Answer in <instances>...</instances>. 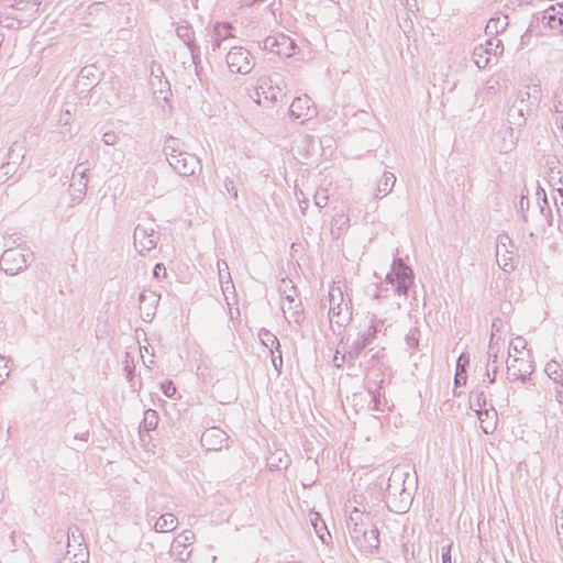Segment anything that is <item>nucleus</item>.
Here are the masks:
<instances>
[{"label":"nucleus","instance_id":"nucleus-1","mask_svg":"<svg viewBox=\"0 0 563 563\" xmlns=\"http://www.w3.org/2000/svg\"><path fill=\"white\" fill-rule=\"evenodd\" d=\"M346 527L354 545L365 554H372L379 547V531L371 521L369 514L354 508L346 520Z\"/></svg>","mask_w":563,"mask_h":563},{"label":"nucleus","instance_id":"nucleus-2","mask_svg":"<svg viewBox=\"0 0 563 563\" xmlns=\"http://www.w3.org/2000/svg\"><path fill=\"white\" fill-rule=\"evenodd\" d=\"M411 481V476L404 468L393 470L386 488V507L395 514H405L412 504V494L406 487V482Z\"/></svg>","mask_w":563,"mask_h":563},{"label":"nucleus","instance_id":"nucleus-3","mask_svg":"<svg viewBox=\"0 0 563 563\" xmlns=\"http://www.w3.org/2000/svg\"><path fill=\"white\" fill-rule=\"evenodd\" d=\"M20 236L11 234L5 238L3 251L0 257L1 269L9 276H15L25 271L29 265L34 261V253L26 245L18 243Z\"/></svg>","mask_w":563,"mask_h":563},{"label":"nucleus","instance_id":"nucleus-4","mask_svg":"<svg viewBox=\"0 0 563 563\" xmlns=\"http://www.w3.org/2000/svg\"><path fill=\"white\" fill-rule=\"evenodd\" d=\"M385 324V320L377 318L375 313L368 312L365 317L364 329L357 332V335L352 341L347 338L343 350L342 362L347 357L349 361H355L362 352L369 346L375 340L377 333Z\"/></svg>","mask_w":563,"mask_h":563},{"label":"nucleus","instance_id":"nucleus-5","mask_svg":"<svg viewBox=\"0 0 563 563\" xmlns=\"http://www.w3.org/2000/svg\"><path fill=\"white\" fill-rule=\"evenodd\" d=\"M541 90L537 87L533 88V92L519 91L507 111V122L511 126L521 128L526 124L528 115L537 107L540 100Z\"/></svg>","mask_w":563,"mask_h":563},{"label":"nucleus","instance_id":"nucleus-6","mask_svg":"<svg viewBox=\"0 0 563 563\" xmlns=\"http://www.w3.org/2000/svg\"><path fill=\"white\" fill-rule=\"evenodd\" d=\"M413 272L400 257H395L390 272L385 277V285L390 286L394 294L407 296L413 284Z\"/></svg>","mask_w":563,"mask_h":563},{"label":"nucleus","instance_id":"nucleus-7","mask_svg":"<svg viewBox=\"0 0 563 563\" xmlns=\"http://www.w3.org/2000/svg\"><path fill=\"white\" fill-rule=\"evenodd\" d=\"M329 318L331 327L336 324L339 330L345 328L352 319V302L343 298V292L339 287H332L329 291Z\"/></svg>","mask_w":563,"mask_h":563},{"label":"nucleus","instance_id":"nucleus-8","mask_svg":"<svg viewBox=\"0 0 563 563\" xmlns=\"http://www.w3.org/2000/svg\"><path fill=\"white\" fill-rule=\"evenodd\" d=\"M225 63L233 74L246 75L255 65L253 55L243 46H233L225 55Z\"/></svg>","mask_w":563,"mask_h":563},{"label":"nucleus","instance_id":"nucleus-9","mask_svg":"<svg viewBox=\"0 0 563 563\" xmlns=\"http://www.w3.org/2000/svg\"><path fill=\"white\" fill-rule=\"evenodd\" d=\"M148 223H139L133 233L134 246L139 253L148 252L156 247L159 233L155 231L153 219H147Z\"/></svg>","mask_w":563,"mask_h":563},{"label":"nucleus","instance_id":"nucleus-10","mask_svg":"<svg viewBox=\"0 0 563 563\" xmlns=\"http://www.w3.org/2000/svg\"><path fill=\"white\" fill-rule=\"evenodd\" d=\"M285 287H289V291L283 290L285 294L282 297V310L288 322H295L300 324L303 320V308L301 300L297 296V289L294 285L285 284Z\"/></svg>","mask_w":563,"mask_h":563},{"label":"nucleus","instance_id":"nucleus-11","mask_svg":"<svg viewBox=\"0 0 563 563\" xmlns=\"http://www.w3.org/2000/svg\"><path fill=\"white\" fill-rule=\"evenodd\" d=\"M529 356V353L527 354ZM534 371L532 361L529 357L514 356L507 361V375L511 382L520 380L526 383Z\"/></svg>","mask_w":563,"mask_h":563},{"label":"nucleus","instance_id":"nucleus-12","mask_svg":"<svg viewBox=\"0 0 563 563\" xmlns=\"http://www.w3.org/2000/svg\"><path fill=\"white\" fill-rule=\"evenodd\" d=\"M168 164L180 176L188 177L195 174L196 169H201L199 158L187 152H178L177 155L168 157Z\"/></svg>","mask_w":563,"mask_h":563},{"label":"nucleus","instance_id":"nucleus-13","mask_svg":"<svg viewBox=\"0 0 563 563\" xmlns=\"http://www.w3.org/2000/svg\"><path fill=\"white\" fill-rule=\"evenodd\" d=\"M195 542V533L191 530H185L178 534L172 542L169 554L174 561L179 563L187 562L191 556V550H188Z\"/></svg>","mask_w":563,"mask_h":563},{"label":"nucleus","instance_id":"nucleus-14","mask_svg":"<svg viewBox=\"0 0 563 563\" xmlns=\"http://www.w3.org/2000/svg\"><path fill=\"white\" fill-rule=\"evenodd\" d=\"M296 43L292 38L284 33H278L275 36H267L263 41V48L275 53L279 56L290 57L295 54Z\"/></svg>","mask_w":563,"mask_h":563},{"label":"nucleus","instance_id":"nucleus-15","mask_svg":"<svg viewBox=\"0 0 563 563\" xmlns=\"http://www.w3.org/2000/svg\"><path fill=\"white\" fill-rule=\"evenodd\" d=\"M86 173L87 168H84L81 164H78L73 172L71 183L68 189L73 203H79L86 197L88 184Z\"/></svg>","mask_w":563,"mask_h":563},{"label":"nucleus","instance_id":"nucleus-16","mask_svg":"<svg viewBox=\"0 0 563 563\" xmlns=\"http://www.w3.org/2000/svg\"><path fill=\"white\" fill-rule=\"evenodd\" d=\"M289 114L292 119L300 120L303 123L317 114V109L311 98L303 95L292 100L289 106Z\"/></svg>","mask_w":563,"mask_h":563},{"label":"nucleus","instance_id":"nucleus-17","mask_svg":"<svg viewBox=\"0 0 563 563\" xmlns=\"http://www.w3.org/2000/svg\"><path fill=\"white\" fill-rule=\"evenodd\" d=\"M228 434L218 427L208 428L200 438L201 446L207 451H220L228 448Z\"/></svg>","mask_w":563,"mask_h":563},{"label":"nucleus","instance_id":"nucleus-18","mask_svg":"<svg viewBox=\"0 0 563 563\" xmlns=\"http://www.w3.org/2000/svg\"><path fill=\"white\" fill-rule=\"evenodd\" d=\"M257 102L262 103L263 99L271 103L282 101L285 97V91L278 86L277 81L272 78L262 79L260 86L256 88Z\"/></svg>","mask_w":563,"mask_h":563},{"label":"nucleus","instance_id":"nucleus-19","mask_svg":"<svg viewBox=\"0 0 563 563\" xmlns=\"http://www.w3.org/2000/svg\"><path fill=\"white\" fill-rule=\"evenodd\" d=\"M508 246H512V241L508 234H499L496 243V260L498 266L504 272H510L515 268L512 264L511 252Z\"/></svg>","mask_w":563,"mask_h":563},{"label":"nucleus","instance_id":"nucleus-20","mask_svg":"<svg viewBox=\"0 0 563 563\" xmlns=\"http://www.w3.org/2000/svg\"><path fill=\"white\" fill-rule=\"evenodd\" d=\"M159 299L161 295L153 290H143L140 294V310L143 313V320L145 322H151L155 317Z\"/></svg>","mask_w":563,"mask_h":563},{"label":"nucleus","instance_id":"nucleus-21","mask_svg":"<svg viewBox=\"0 0 563 563\" xmlns=\"http://www.w3.org/2000/svg\"><path fill=\"white\" fill-rule=\"evenodd\" d=\"M176 34L188 47L191 55V59L198 60L200 54V46L196 43L195 31L192 26L188 23L178 25L176 29Z\"/></svg>","mask_w":563,"mask_h":563},{"label":"nucleus","instance_id":"nucleus-22","mask_svg":"<svg viewBox=\"0 0 563 563\" xmlns=\"http://www.w3.org/2000/svg\"><path fill=\"white\" fill-rule=\"evenodd\" d=\"M233 26L229 22H217L213 26L211 38H212V51L221 48L222 42L234 37Z\"/></svg>","mask_w":563,"mask_h":563},{"label":"nucleus","instance_id":"nucleus-23","mask_svg":"<svg viewBox=\"0 0 563 563\" xmlns=\"http://www.w3.org/2000/svg\"><path fill=\"white\" fill-rule=\"evenodd\" d=\"M478 420L481 421V428L484 433L492 434L497 428V411L490 406L488 409L479 410L476 412Z\"/></svg>","mask_w":563,"mask_h":563},{"label":"nucleus","instance_id":"nucleus-24","mask_svg":"<svg viewBox=\"0 0 563 563\" xmlns=\"http://www.w3.org/2000/svg\"><path fill=\"white\" fill-rule=\"evenodd\" d=\"M541 21L551 30H559L561 26H563V4H560L559 9H555L553 5H551L543 12Z\"/></svg>","mask_w":563,"mask_h":563},{"label":"nucleus","instance_id":"nucleus-25","mask_svg":"<svg viewBox=\"0 0 563 563\" xmlns=\"http://www.w3.org/2000/svg\"><path fill=\"white\" fill-rule=\"evenodd\" d=\"M395 183L396 176L390 172H385L376 185L374 197L380 199L387 196L393 190Z\"/></svg>","mask_w":563,"mask_h":563},{"label":"nucleus","instance_id":"nucleus-26","mask_svg":"<svg viewBox=\"0 0 563 563\" xmlns=\"http://www.w3.org/2000/svg\"><path fill=\"white\" fill-rule=\"evenodd\" d=\"M289 464V455L282 450H277L276 452L272 453L271 456L267 459V466L271 471L286 470Z\"/></svg>","mask_w":563,"mask_h":563},{"label":"nucleus","instance_id":"nucleus-27","mask_svg":"<svg viewBox=\"0 0 563 563\" xmlns=\"http://www.w3.org/2000/svg\"><path fill=\"white\" fill-rule=\"evenodd\" d=\"M508 15H495L490 18L486 24V35L494 36L504 32L508 26Z\"/></svg>","mask_w":563,"mask_h":563},{"label":"nucleus","instance_id":"nucleus-28","mask_svg":"<svg viewBox=\"0 0 563 563\" xmlns=\"http://www.w3.org/2000/svg\"><path fill=\"white\" fill-rule=\"evenodd\" d=\"M551 102V110L556 114L555 124L558 128L563 130V87L555 89Z\"/></svg>","mask_w":563,"mask_h":563},{"label":"nucleus","instance_id":"nucleus-29","mask_svg":"<svg viewBox=\"0 0 563 563\" xmlns=\"http://www.w3.org/2000/svg\"><path fill=\"white\" fill-rule=\"evenodd\" d=\"M178 520L173 514H164L155 519L154 529L157 532H169L177 528Z\"/></svg>","mask_w":563,"mask_h":563},{"label":"nucleus","instance_id":"nucleus-30","mask_svg":"<svg viewBox=\"0 0 563 563\" xmlns=\"http://www.w3.org/2000/svg\"><path fill=\"white\" fill-rule=\"evenodd\" d=\"M492 49V47L484 46L483 44L474 47L472 53V60L477 68H485L489 64Z\"/></svg>","mask_w":563,"mask_h":563},{"label":"nucleus","instance_id":"nucleus-31","mask_svg":"<svg viewBox=\"0 0 563 563\" xmlns=\"http://www.w3.org/2000/svg\"><path fill=\"white\" fill-rule=\"evenodd\" d=\"M501 350V345L499 344V338H496L495 331L492 332L488 350H487V366H498L499 363V352Z\"/></svg>","mask_w":563,"mask_h":563},{"label":"nucleus","instance_id":"nucleus-32","mask_svg":"<svg viewBox=\"0 0 563 563\" xmlns=\"http://www.w3.org/2000/svg\"><path fill=\"white\" fill-rule=\"evenodd\" d=\"M311 523L320 541L328 545L331 542L332 537L319 514H314V518L311 519Z\"/></svg>","mask_w":563,"mask_h":563},{"label":"nucleus","instance_id":"nucleus-33","mask_svg":"<svg viewBox=\"0 0 563 563\" xmlns=\"http://www.w3.org/2000/svg\"><path fill=\"white\" fill-rule=\"evenodd\" d=\"M5 158L11 164L19 167V165L24 158V146L22 145V143H12V145L8 150V153L5 154Z\"/></svg>","mask_w":563,"mask_h":563},{"label":"nucleus","instance_id":"nucleus-34","mask_svg":"<svg viewBox=\"0 0 563 563\" xmlns=\"http://www.w3.org/2000/svg\"><path fill=\"white\" fill-rule=\"evenodd\" d=\"M470 406L475 412L487 409V397L483 390H473L470 396Z\"/></svg>","mask_w":563,"mask_h":563},{"label":"nucleus","instance_id":"nucleus-35","mask_svg":"<svg viewBox=\"0 0 563 563\" xmlns=\"http://www.w3.org/2000/svg\"><path fill=\"white\" fill-rule=\"evenodd\" d=\"M258 338L262 342L263 345H265L266 347L271 350H278L280 349V344H279V341L277 339V336L272 333L269 330L267 329H261L260 332H258Z\"/></svg>","mask_w":563,"mask_h":563},{"label":"nucleus","instance_id":"nucleus-36","mask_svg":"<svg viewBox=\"0 0 563 563\" xmlns=\"http://www.w3.org/2000/svg\"><path fill=\"white\" fill-rule=\"evenodd\" d=\"M468 364V356L465 354H461L457 358L456 373L454 377L455 385L465 384L467 376L465 366Z\"/></svg>","mask_w":563,"mask_h":563},{"label":"nucleus","instance_id":"nucleus-37","mask_svg":"<svg viewBox=\"0 0 563 563\" xmlns=\"http://www.w3.org/2000/svg\"><path fill=\"white\" fill-rule=\"evenodd\" d=\"M368 393L372 395V401L374 402V410L384 411V406L386 405V399L384 394H382V385H375V388L367 387Z\"/></svg>","mask_w":563,"mask_h":563},{"label":"nucleus","instance_id":"nucleus-38","mask_svg":"<svg viewBox=\"0 0 563 563\" xmlns=\"http://www.w3.org/2000/svg\"><path fill=\"white\" fill-rule=\"evenodd\" d=\"M544 372L547 375L553 379L555 384H559L560 382H563V373L561 369V366L555 361H550L545 364Z\"/></svg>","mask_w":563,"mask_h":563},{"label":"nucleus","instance_id":"nucleus-39","mask_svg":"<svg viewBox=\"0 0 563 563\" xmlns=\"http://www.w3.org/2000/svg\"><path fill=\"white\" fill-rule=\"evenodd\" d=\"M40 2L30 0H14L11 8L16 11H30V15H34L38 11Z\"/></svg>","mask_w":563,"mask_h":563},{"label":"nucleus","instance_id":"nucleus-40","mask_svg":"<svg viewBox=\"0 0 563 563\" xmlns=\"http://www.w3.org/2000/svg\"><path fill=\"white\" fill-rule=\"evenodd\" d=\"M408 350H410V355L413 354V351L419 350L420 344V330L418 328H411L405 338Z\"/></svg>","mask_w":563,"mask_h":563},{"label":"nucleus","instance_id":"nucleus-41","mask_svg":"<svg viewBox=\"0 0 563 563\" xmlns=\"http://www.w3.org/2000/svg\"><path fill=\"white\" fill-rule=\"evenodd\" d=\"M158 424V415L155 410L148 409L144 413V419L142 421V427L145 431H152L156 429Z\"/></svg>","mask_w":563,"mask_h":563},{"label":"nucleus","instance_id":"nucleus-42","mask_svg":"<svg viewBox=\"0 0 563 563\" xmlns=\"http://www.w3.org/2000/svg\"><path fill=\"white\" fill-rule=\"evenodd\" d=\"M16 170L18 166H14L8 161L3 162L0 166V181H7L16 173Z\"/></svg>","mask_w":563,"mask_h":563},{"label":"nucleus","instance_id":"nucleus-43","mask_svg":"<svg viewBox=\"0 0 563 563\" xmlns=\"http://www.w3.org/2000/svg\"><path fill=\"white\" fill-rule=\"evenodd\" d=\"M526 346H527V341L521 336H517L516 339H514L510 342L508 357L509 358L514 357L511 352H515L516 354H522L523 350H526Z\"/></svg>","mask_w":563,"mask_h":563},{"label":"nucleus","instance_id":"nucleus-44","mask_svg":"<svg viewBox=\"0 0 563 563\" xmlns=\"http://www.w3.org/2000/svg\"><path fill=\"white\" fill-rule=\"evenodd\" d=\"M178 152H181L178 146L177 139L169 137L166 140L164 144V153L166 155V159L168 161V157H172V155H177Z\"/></svg>","mask_w":563,"mask_h":563},{"label":"nucleus","instance_id":"nucleus-45","mask_svg":"<svg viewBox=\"0 0 563 563\" xmlns=\"http://www.w3.org/2000/svg\"><path fill=\"white\" fill-rule=\"evenodd\" d=\"M529 209V198L528 195H525L523 192L520 196L519 201L516 203V210L517 212L521 213V218L525 222H527V211Z\"/></svg>","mask_w":563,"mask_h":563},{"label":"nucleus","instance_id":"nucleus-46","mask_svg":"<svg viewBox=\"0 0 563 563\" xmlns=\"http://www.w3.org/2000/svg\"><path fill=\"white\" fill-rule=\"evenodd\" d=\"M0 24L4 27L18 30L22 26V20L13 16H0Z\"/></svg>","mask_w":563,"mask_h":563},{"label":"nucleus","instance_id":"nucleus-47","mask_svg":"<svg viewBox=\"0 0 563 563\" xmlns=\"http://www.w3.org/2000/svg\"><path fill=\"white\" fill-rule=\"evenodd\" d=\"M484 46L493 48L490 51V56L492 55L496 56L498 54H501L503 51H504L503 42L500 40H497V38H489V40H487L486 44Z\"/></svg>","mask_w":563,"mask_h":563},{"label":"nucleus","instance_id":"nucleus-48","mask_svg":"<svg viewBox=\"0 0 563 563\" xmlns=\"http://www.w3.org/2000/svg\"><path fill=\"white\" fill-rule=\"evenodd\" d=\"M271 354H272V363H273V366L274 368L277 371L278 374H280L282 372V368H283V355H282V351L280 349L278 350H271L269 351Z\"/></svg>","mask_w":563,"mask_h":563},{"label":"nucleus","instance_id":"nucleus-49","mask_svg":"<svg viewBox=\"0 0 563 563\" xmlns=\"http://www.w3.org/2000/svg\"><path fill=\"white\" fill-rule=\"evenodd\" d=\"M161 389H162V393L166 396V397H174V395L176 394V386L174 385V383L172 380H166V382H163L161 384Z\"/></svg>","mask_w":563,"mask_h":563},{"label":"nucleus","instance_id":"nucleus-50","mask_svg":"<svg viewBox=\"0 0 563 563\" xmlns=\"http://www.w3.org/2000/svg\"><path fill=\"white\" fill-rule=\"evenodd\" d=\"M119 141V135L114 131H107L102 135V142L106 145H115Z\"/></svg>","mask_w":563,"mask_h":563},{"label":"nucleus","instance_id":"nucleus-51","mask_svg":"<svg viewBox=\"0 0 563 563\" xmlns=\"http://www.w3.org/2000/svg\"><path fill=\"white\" fill-rule=\"evenodd\" d=\"M218 271H219V278L220 282H223V278L227 276L228 279H231L229 266L225 261H218Z\"/></svg>","mask_w":563,"mask_h":563},{"label":"nucleus","instance_id":"nucleus-52","mask_svg":"<svg viewBox=\"0 0 563 563\" xmlns=\"http://www.w3.org/2000/svg\"><path fill=\"white\" fill-rule=\"evenodd\" d=\"M224 189L227 192L231 194L233 199L236 200L239 195H238V189L235 188V185H234V181L230 178H225L224 180Z\"/></svg>","mask_w":563,"mask_h":563},{"label":"nucleus","instance_id":"nucleus-53","mask_svg":"<svg viewBox=\"0 0 563 563\" xmlns=\"http://www.w3.org/2000/svg\"><path fill=\"white\" fill-rule=\"evenodd\" d=\"M192 64L195 65L196 76L202 82L205 78H203V68L201 66V53L199 54V59L198 60L192 59Z\"/></svg>","mask_w":563,"mask_h":563},{"label":"nucleus","instance_id":"nucleus-54","mask_svg":"<svg viewBox=\"0 0 563 563\" xmlns=\"http://www.w3.org/2000/svg\"><path fill=\"white\" fill-rule=\"evenodd\" d=\"M73 118V114L69 109H66L59 117L58 123L60 125H67L69 124L70 120Z\"/></svg>","mask_w":563,"mask_h":563},{"label":"nucleus","instance_id":"nucleus-55","mask_svg":"<svg viewBox=\"0 0 563 563\" xmlns=\"http://www.w3.org/2000/svg\"><path fill=\"white\" fill-rule=\"evenodd\" d=\"M376 289L377 290L374 295L375 298L379 299V298H386L388 296L387 292H388L389 288L385 287L383 283L377 285Z\"/></svg>","mask_w":563,"mask_h":563},{"label":"nucleus","instance_id":"nucleus-56","mask_svg":"<svg viewBox=\"0 0 563 563\" xmlns=\"http://www.w3.org/2000/svg\"><path fill=\"white\" fill-rule=\"evenodd\" d=\"M153 275H154L156 278H159V277H162V276H163V277H164V276H166V268H165L164 264H161V263L156 264V265L154 266V269H153Z\"/></svg>","mask_w":563,"mask_h":563},{"label":"nucleus","instance_id":"nucleus-57","mask_svg":"<svg viewBox=\"0 0 563 563\" xmlns=\"http://www.w3.org/2000/svg\"><path fill=\"white\" fill-rule=\"evenodd\" d=\"M104 3L102 2H95L91 5L88 7L89 13H101L104 11Z\"/></svg>","mask_w":563,"mask_h":563},{"label":"nucleus","instance_id":"nucleus-58","mask_svg":"<svg viewBox=\"0 0 563 563\" xmlns=\"http://www.w3.org/2000/svg\"><path fill=\"white\" fill-rule=\"evenodd\" d=\"M555 400L560 405H563V382H560L559 384H556V387H555Z\"/></svg>","mask_w":563,"mask_h":563},{"label":"nucleus","instance_id":"nucleus-59","mask_svg":"<svg viewBox=\"0 0 563 563\" xmlns=\"http://www.w3.org/2000/svg\"><path fill=\"white\" fill-rule=\"evenodd\" d=\"M540 213L545 218V222L549 227L552 225V214H551V210L549 209L548 212L545 213L544 211V207L543 206H540Z\"/></svg>","mask_w":563,"mask_h":563},{"label":"nucleus","instance_id":"nucleus-60","mask_svg":"<svg viewBox=\"0 0 563 563\" xmlns=\"http://www.w3.org/2000/svg\"><path fill=\"white\" fill-rule=\"evenodd\" d=\"M92 70H93V68H92V67H88V66H86V67H84V68L80 70V73H79V77H80V78H89L91 75H93V74H92Z\"/></svg>","mask_w":563,"mask_h":563},{"label":"nucleus","instance_id":"nucleus-61","mask_svg":"<svg viewBox=\"0 0 563 563\" xmlns=\"http://www.w3.org/2000/svg\"><path fill=\"white\" fill-rule=\"evenodd\" d=\"M492 372H493V374L490 375L489 369L487 368V376L489 377L490 384L495 383V380H496V374L498 372V366L497 365L493 366Z\"/></svg>","mask_w":563,"mask_h":563},{"label":"nucleus","instance_id":"nucleus-62","mask_svg":"<svg viewBox=\"0 0 563 563\" xmlns=\"http://www.w3.org/2000/svg\"><path fill=\"white\" fill-rule=\"evenodd\" d=\"M316 205L318 207H320V208L327 206L328 205V197L327 196L317 197Z\"/></svg>","mask_w":563,"mask_h":563},{"label":"nucleus","instance_id":"nucleus-63","mask_svg":"<svg viewBox=\"0 0 563 563\" xmlns=\"http://www.w3.org/2000/svg\"><path fill=\"white\" fill-rule=\"evenodd\" d=\"M125 372H126V378L129 380H132L133 378V371H134V366H130L129 364L125 365L124 367Z\"/></svg>","mask_w":563,"mask_h":563},{"label":"nucleus","instance_id":"nucleus-64","mask_svg":"<svg viewBox=\"0 0 563 563\" xmlns=\"http://www.w3.org/2000/svg\"><path fill=\"white\" fill-rule=\"evenodd\" d=\"M118 7H119L118 12H120V13H125V10H126L128 13L131 12V8H128L126 5L118 4Z\"/></svg>","mask_w":563,"mask_h":563}]
</instances>
